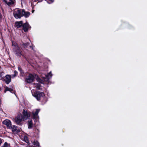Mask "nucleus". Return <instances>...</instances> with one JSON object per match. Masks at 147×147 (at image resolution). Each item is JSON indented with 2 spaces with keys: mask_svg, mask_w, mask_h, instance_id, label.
<instances>
[{
  "mask_svg": "<svg viewBox=\"0 0 147 147\" xmlns=\"http://www.w3.org/2000/svg\"><path fill=\"white\" fill-rule=\"evenodd\" d=\"M8 145L9 144L7 142H5L3 146L4 147H8Z\"/></svg>",
  "mask_w": 147,
  "mask_h": 147,
  "instance_id": "25",
  "label": "nucleus"
},
{
  "mask_svg": "<svg viewBox=\"0 0 147 147\" xmlns=\"http://www.w3.org/2000/svg\"><path fill=\"white\" fill-rule=\"evenodd\" d=\"M3 1L5 2L6 4H7V0H3Z\"/></svg>",
  "mask_w": 147,
  "mask_h": 147,
  "instance_id": "30",
  "label": "nucleus"
},
{
  "mask_svg": "<svg viewBox=\"0 0 147 147\" xmlns=\"http://www.w3.org/2000/svg\"><path fill=\"white\" fill-rule=\"evenodd\" d=\"M3 123L6 125L7 128L10 129V128H11V123L10 120L5 119L3 122Z\"/></svg>",
  "mask_w": 147,
  "mask_h": 147,
  "instance_id": "7",
  "label": "nucleus"
},
{
  "mask_svg": "<svg viewBox=\"0 0 147 147\" xmlns=\"http://www.w3.org/2000/svg\"><path fill=\"white\" fill-rule=\"evenodd\" d=\"M43 0H34V2H36L37 1H38V2H41Z\"/></svg>",
  "mask_w": 147,
  "mask_h": 147,
  "instance_id": "26",
  "label": "nucleus"
},
{
  "mask_svg": "<svg viewBox=\"0 0 147 147\" xmlns=\"http://www.w3.org/2000/svg\"><path fill=\"white\" fill-rule=\"evenodd\" d=\"M23 115H22L24 119H26L29 118L30 117V114L29 112H28L27 111H26L23 109L22 112Z\"/></svg>",
  "mask_w": 147,
  "mask_h": 147,
  "instance_id": "9",
  "label": "nucleus"
},
{
  "mask_svg": "<svg viewBox=\"0 0 147 147\" xmlns=\"http://www.w3.org/2000/svg\"><path fill=\"white\" fill-rule=\"evenodd\" d=\"M36 76V74L34 75L32 74H29L27 76L25 79V82L27 83L30 84L34 81L35 79V76Z\"/></svg>",
  "mask_w": 147,
  "mask_h": 147,
  "instance_id": "3",
  "label": "nucleus"
},
{
  "mask_svg": "<svg viewBox=\"0 0 147 147\" xmlns=\"http://www.w3.org/2000/svg\"><path fill=\"white\" fill-rule=\"evenodd\" d=\"M22 27H23V30L25 32H27L28 29L31 28L30 26L29 25L28 23L27 22L23 24Z\"/></svg>",
  "mask_w": 147,
  "mask_h": 147,
  "instance_id": "6",
  "label": "nucleus"
},
{
  "mask_svg": "<svg viewBox=\"0 0 147 147\" xmlns=\"http://www.w3.org/2000/svg\"><path fill=\"white\" fill-rule=\"evenodd\" d=\"M23 24V22L22 21L19 22H16L15 23V25L17 28H20L21 26H22Z\"/></svg>",
  "mask_w": 147,
  "mask_h": 147,
  "instance_id": "14",
  "label": "nucleus"
},
{
  "mask_svg": "<svg viewBox=\"0 0 147 147\" xmlns=\"http://www.w3.org/2000/svg\"><path fill=\"white\" fill-rule=\"evenodd\" d=\"M18 69L20 71V74H24L23 70H22L21 68L20 67H19L18 68Z\"/></svg>",
  "mask_w": 147,
  "mask_h": 147,
  "instance_id": "21",
  "label": "nucleus"
},
{
  "mask_svg": "<svg viewBox=\"0 0 147 147\" xmlns=\"http://www.w3.org/2000/svg\"><path fill=\"white\" fill-rule=\"evenodd\" d=\"M45 81H48L49 80V75H46L45 78Z\"/></svg>",
  "mask_w": 147,
  "mask_h": 147,
  "instance_id": "22",
  "label": "nucleus"
},
{
  "mask_svg": "<svg viewBox=\"0 0 147 147\" xmlns=\"http://www.w3.org/2000/svg\"><path fill=\"white\" fill-rule=\"evenodd\" d=\"M14 17L16 19L20 18L22 16V12L21 10L19 9L17 11H15L13 13Z\"/></svg>",
  "mask_w": 147,
  "mask_h": 147,
  "instance_id": "5",
  "label": "nucleus"
},
{
  "mask_svg": "<svg viewBox=\"0 0 147 147\" xmlns=\"http://www.w3.org/2000/svg\"><path fill=\"white\" fill-rule=\"evenodd\" d=\"M24 141L26 143H27L28 144H30L28 137L26 136H24Z\"/></svg>",
  "mask_w": 147,
  "mask_h": 147,
  "instance_id": "19",
  "label": "nucleus"
},
{
  "mask_svg": "<svg viewBox=\"0 0 147 147\" xmlns=\"http://www.w3.org/2000/svg\"><path fill=\"white\" fill-rule=\"evenodd\" d=\"M40 111V109H37L36 110V111L34 113H33V118L34 119H37V118H38V114L39 112Z\"/></svg>",
  "mask_w": 147,
  "mask_h": 147,
  "instance_id": "13",
  "label": "nucleus"
},
{
  "mask_svg": "<svg viewBox=\"0 0 147 147\" xmlns=\"http://www.w3.org/2000/svg\"><path fill=\"white\" fill-rule=\"evenodd\" d=\"M22 44H21V46L24 49L28 50V47L30 44V43L29 42L24 43L22 41Z\"/></svg>",
  "mask_w": 147,
  "mask_h": 147,
  "instance_id": "11",
  "label": "nucleus"
},
{
  "mask_svg": "<svg viewBox=\"0 0 147 147\" xmlns=\"http://www.w3.org/2000/svg\"><path fill=\"white\" fill-rule=\"evenodd\" d=\"M33 95L38 101L45 98L46 99L45 93L42 92L36 91L33 94Z\"/></svg>",
  "mask_w": 147,
  "mask_h": 147,
  "instance_id": "2",
  "label": "nucleus"
},
{
  "mask_svg": "<svg viewBox=\"0 0 147 147\" xmlns=\"http://www.w3.org/2000/svg\"><path fill=\"white\" fill-rule=\"evenodd\" d=\"M33 144L35 146H36V147H41L39 143L38 142L35 140L33 143Z\"/></svg>",
  "mask_w": 147,
  "mask_h": 147,
  "instance_id": "16",
  "label": "nucleus"
},
{
  "mask_svg": "<svg viewBox=\"0 0 147 147\" xmlns=\"http://www.w3.org/2000/svg\"><path fill=\"white\" fill-rule=\"evenodd\" d=\"M49 75H50L51 76H52V74H51V72H50L49 73Z\"/></svg>",
  "mask_w": 147,
  "mask_h": 147,
  "instance_id": "31",
  "label": "nucleus"
},
{
  "mask_svg": "<svg viewBox=\"0 0 147 147\" xmlns=\"http://www.w3.org/2000/svg\"><path fill=\"white\" fill-rule=\"evenodd\" d=\"M34 84L35 87L36 88L37 90L40 89L41 85L39 83H34Z\"/></svg>",
  "mask_w": 147,
  "mask_h": 147,
  "instance_id": "18",
  "label": "nucleus"
},
{
  "mask_svg": "<svg viewBox=\"0 0 147 147\" xmlns=\"http://www.w3.org/2000/svg\"><path fill=\"white\" fill-rule=\"evenodd\" d=\"M22 119H24L23 117L21 114H18L17 117H15L14 119L16 124L20 126H21L23 124L22 122Z\"/></svg>",
  "mask_w": 147,
  "mask_h": 147,
  "instance_id": "4",
  "label": "nucleus"
},
{
  "mask_svg": "<svg viewBox=\"0 0 147 147\" xmlns=\"http://www.w3.org/2000/svg\"><path fill=\"white\" fill-rule=\"evenodd\" d=\"M34 10H33L32 11V13H33L34 12Z\"/></svg>",
  "mask_w": 147,
  "mask_h": 147,
  "instance_id": "32",
  "label": "nucleus"
},
{
  "mask_svg": "<svg viewBox=\"0 0 147 147\" xmlns=\"http://www.w3.org/2000/svg\"><path fill=\"white\" fill-rule=\"evenodd\" d=\"M5 78L4 79V81L7 84H8L11 81V77L10 75H6L5 76Z\"/></svg>",
  "mask_w": 147,
  "mask_h": 147,
  "instance_id": "10",
  "label": "nucleus"
},
{
  "mask_svg": "<svg viewBox=\"0 0 147 147\" xmlns=\"http://www.w3.org/2000/svg\"><path fill=\"white\" fill-rule=\"evenodd\" d=\"M18 127L15 125H13L11 126V128H10V129H11L13 133L15 134H17L20 131V129H17Z\"/></svg>",
  "mask_w": 147,
  "mask_h": 147,
  "instance_id": "8",
  "label": "nucleus"
},
{
  "mask_svg": "<svg viewBox=\"0 0 147 147\" xmlns=\"http://www.w3.org/2000/svg\"><path fill=\"white\" fill-rule=\"evenodd\" d=\"M21 56H22L26 59V61H27L28 62H29L28 59L24 55L22 54Z\"/></svg>",
  "mask_w": 147,
  "mask_h": 147,
  "instance_id": "24",
  "label": "nucleus"
},
{
  "mask_svg": "<svg viewBox=\"0 0 147 147\" xmlns=\"http://www.w3.org/2000/svg\"><path fill=\"white\" fill-rule=\"evenodd\" d=\"M1 68V66H0V69Z\"/></svg>",
  "mask_w": 147,
  "mask_h": 147,
  "instance_id": "33",
  "label": "nucleus"
},
{
  "mask_svg": "<svg viewBox=\"0 0 147 147\" xmlns=\"http://www.w3.org/2000/svg\"><path fill=\"white\" fill-rule=\"evenodd\" d=\"M49 1H50V3H49L47 1V3H49L50 4L51 3H52L54 2V0H49Z\"/></svg>",
  "mask_w": 147,
  "mask_h": 147,
  "instance_id": "28",
  "label": "nucleus"
},
{
  "mask_svg": "<svg viewBox=\"0 0 147 147\" xmlns=\"http://www.w3.org/2000/svg\"><path fill=\"white\" fill-rule=\"evenodd\" d=\"M18 73V72L16 71H14V74H13L12 76L13 77H15L16 76L17 74Z\"/></svg>",
  "mask_w": 147,
  "mask_h": 147,
  "instance_id": "23",
  "label": "nucleus"
},
{
  "mask_svg": "<svg viewBox=\"0 0 147 147\" xmlns=\"http://www.w3.org/2000/svg\"><path fill=\"white\" fill-rule=\"evenodd\" d=\"M15 1V0H9V2H7L6 4L9 6L13 5L14 4Z\"/></svg>",
  "mask_w": 147,
  "mask_h": 147,
  "instance_id": "17",
  "label": "nucleus"
},
{
  "mask_svg": "<svg viewBox=\"0 0 147 147\" xmlns=\"http://www.w3.org/2000/svg\"><path fill=\"white\" fill-rule=\"evenodd\" d=\"M36 80L38 81L41 80V79H40V78L39 77H38V76H37V78H36Z\"/></svg>",
  "mask_w": 147,
  "mask_h": 147,
  "instance_id": "27",
  "label": "nucleus"
},
{
  "mask_svg": "<svg viewBox=\"0 0 147 147\" xmlns=\"http://www.w3.org/2000/svg\"><path fill=\"white\" fill-rule=\"evenodd\" d=\"M29 48H30V49H31L34 50V48H33V47L32 46H29Z\"/></svg>",
  "mask_w": 147,
  "mask_h": 147,
  "instance_id": "29",
  "label": "nucleus"
},
{
  "mask_svg": "<svg viewBox=\"0 0 147 147\" xmlns=\"http://www.w3.org/2000/svg\"><path fill=\"white\" fill-rule=\"evenodd\" d=\"M32 121L31 120L29 121L28 124V128L29 129L32 128Z\"/></svg>",
  "mask_w": 147,
  "mask_h": 147,
  "instance_id": "20",
  "label": "nucleus"
},
{
  "mask_svg": "<svg viewBox=\"0 0 147 147\" xmlns=\"http://www.w3.org/2000/svg\"><path fill=\"white\" fill-rule=\"evenodd\" d=\"M12 43L13 52L17 56L21 57L22 52L21 48L15 42L12 41Z\"/></svg>",
  "mask_w": 147,
  "mask_h": 147,
  "instance_id": "1",
  "label": "nucleus"
},
{
  "mask_svg": "<svg viewBox=\"0 0 147 147\" xmlns=\"http://www.w3.org/2000/svg\"><path fill=\"white\" fill-rule=\"evenodd\" d=\"M7 91H9L12 93H13L14 92V90L12 89L9 88L7 87H6L4 91V92L5 93Z\"/></svg>",
  "mask_w": 147,
  "mask_h": 147,
  "instance_id": "15",
  "label": "nucleus"
},
{
  "mask_svg": "<svg viewBox=\"0 0 147 147\" xmlns=\"http://www.w3.org/2000/svg\"><path fill=\"white\" fill-rule=\"evenodd\" d=\"M30 15V13L29 12H26L24 9H22V16H24L25 18L28 17Z\"/></svg>",
  "mask_w": 147,
  "mask_h": 147,
  "instance_id": "12",
  "label": "nucleus"
}]
</instances>
